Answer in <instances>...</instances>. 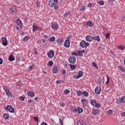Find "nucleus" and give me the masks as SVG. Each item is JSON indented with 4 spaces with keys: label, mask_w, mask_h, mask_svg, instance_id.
<instances>
[{
    "label": "nucleus",
    "mask_w": 125,
    "mask_h": 125,
    "mask_svg": "<svg viewBox=\"0 0 125 125\" xmlns=\"http://www.w3.org/2000/svg\"><path fill=\"white\" fill-rule=\"evenodd\" d=\"M78 55L82 57L83 55V53L82 50L78 51Z\"/></svg>",
    "instance_id": "obj_31"
},
{
    "label": "nucleus",
    "mask_w": 125,
    "mask_h": 125,
    "mask_svg": "<svg viewBox=\"0 0 125 125\" xmlns=\"http://www.w3.org/2000/svg\"><path fill=\"white\" fill-rule=\"evenodd\" d=\"M3 62V61L2 60V59L0 58V64L1 65Z\"/></svg>",
    "instance_id": "obj_53"
},
{
    "label": "nucleus",
    "mask_w": 125,
    "mask_h": 125,
    "mask_svg": "<svg viewBox=\"0 0 125 125\" xmlns=\"http://www.w3.org/2000/svg\"><path fill=\"white\" fill-rule=\"evenodd\" d=\"M82 52H83V53H85V54L87 53V51L85 50H82Z\"/></svg>",
    "instance_id": "obj_57"
},
{
    "label": "nucleus",
    "mask_w": 125,
    "mask_h": 125,
    "mask_svg": "<svg viewBox=\"0 0 125 125\" xmlns=\"http://www.w3.org/2000/svg\"><path fill=\"white\" fill-rule=\"evenodd\" d=\"M121 103H125V96H123L120 99Z\"/></svg>",
    "instance_id": "obj_28"
},
{
    "label": "nucleus",
    "mask_w": 125,
    "mask_h": 125,
    "mask_svg": "<svg viewBox=\"0 0 125 125\" xmlns=\"http://www.w3.org/2000/svg\"><path fill=\"white\" fill-rule=\"evenodd\" d=\"M28 103H32V100H29Z\"/></svg>",
    "instance_id": "obj_64"
},
{
    "label": "nucleus",
    "mask_w": 125,
    "mask_h": 125,
    "mask_svg": "<svg viewBox=\"0 0 125 125\" xmlns=\"http://www.w3.org/2000/svg\"><path fill=\"white\" fill-rule=\"evenodd\" d=\"M52 71L53 73H54V74H56V73H57V72H58V69H57V66H56V65L54 66L52 68Z\"/></svg>",
    "instance_id": "obj_15"
},
{
    "label": "nucleus",
    "mask_w": 125,
    "mask_h": 125,
    "mask_svg": "<svg viewBox=\"0 0 125 125\" xmlns=\"http://www.w3.org/2000/svg\"><path fill=\"white\" fill-rule=\"evenodd\" d=\"M20 100L21 101H24V100H25V98L24 97L21 96L20 97Z\"/></svg>",
    "instance_id": "obj_43"
},
{
    "label": "nucleus",
    "mask_w": 125,
    "mask_h": 125,
    "mask_svg": "<svg viewBox=\"0 0 125 125\" xmlns=\"http://www.w3.org/2000/svg\"><path fill=\"white\" fill-rule=\"evenodd\" d=\"M34 69V65H32L30 66V70H33Z\"/></svg>",
    "instance_id": "obj_55"
},
{
    "label": "nucleus",
    "mask_w": 125,
    "mask_h": 125,
    "mask_svg": "<svg viewBox=\"0 0 125 125\" xmlns=\"http://www.w3.org/2000/svg\"><path fill=\"white\" fill-rule=\"evenodd\" d=\"M95 92L96 94H100V92H101V87H97L95 89Z\"/></svg>",
    "instance_id": "obj_10"
},
{
    "label": "nucleus",
    "mask_w": 125,
    "mask_h": 125,
    "mask_svg": "<svg viewBox=\"0 0 125 125\" xmlns=\"http://www.w3.org/2000/svg\"><path fill=\"white\" fill-rule=\"evenodd\" d=\"M64 93H65V94H68V93H70V90L68 89H65L64 91Z\"/></svg>",
    "instance_id": "obj_39"
},
{
    "label": "nucleus",
    "mask_w": 125,
    "mask_h": 125,
    "mask_svg": "<svg viewBox=\"0 0 125 125\" xmlns=\"http://www.w3.org/2000/svg\"><path fill=\"white\" fill-rule=\"evenodd\" d=\"M43 37L44 38V39H47L48 38V36H47V35H44Z\"/></svg>",
    "instance_id": "obj_61"
},
{
    "label": "nucleus",
    "mask_w": 125,
    "mask_h": 125,
    "mask_svg": "<svg viewBox=\"0 0 125 125\" xmlns=\"http://www.w3.org/2000/svg\"><path fill=\"white\" fill-rule=\"evenodd\" d=\"M60 105L61 106V107H64V106H65V104H64L63 103H61Z\"/></svg>",
    "instance_id": "obj_52"
},
{
    "label": "nucleus",
    "mask_w": 125,
    "mask_h": 125,
    "mask_svg": "<svg viewBox=\"0 0 125 125\" xmlns=\"http://www.w3.org/2000/svg\"><path fill=\"white\" fill-rule=\"evenodd\" d=\"M83 75V72L82 71H79L78 72V75L76 77V79H80V78H82Z\"/></svg>",
    "instance_id": "obj_13"
},
{
    "label": "nucleus",
    "mask_w": 125,
    "mask_h": 125,
    "mask_svg": "<svg viewBox=\"0 0 125 125\" xmlns=\"http://www.w3.org/2000/svg\"><path fill=\"white\" fill-rule=\"evenodd\" d=\"M32 27H33V32L34 33H35L36 31H38V30L40 29V27L39 26H36V24H33Z\"/></svg>",
    "instance_id": "obj_14"
},
{
    "label": "nucleus",
    "mask_w": 125,
    "mask_h": 125,
    "mask_svg": "<svg viewBox=\"0 0 125 125\" xmlns=\"http://www.w3.org/2000/svg\"><path fill=\"white\" fill-rule=\"evenodd\" d=\"M49 42H54L55 41V37H51L49 40Z\"/></svg>",
    "instance_id": "obj_29"
},
{
    "label": "nucleus",
    "mask_w": 125,
    "mask_h": 125,
    "mask_svg": "<svg viewBox=\"0 0 125 125\" xmlns=\"http://www.w3.org/2000/svg\"><path fill=\"white\" fill-rule=\"evenodd\" d=\"M77 95H78V96H81V95H82V91L81 90L78 91L77 93Z\"/></svg>",
    "instance_id": "obj_38"
},
{
    "label": "nucleus",
    "mask_w": 125,
    "mask_h": 125,
    "mask_svg": "<svg viewBox=\"0 0 125 125\" xmlns=\"http://www.w3.org/2000/svg\"><path fill=\"white\" fill-rule=\"evenodd\" d=\"M86 25L87 26H88V27H93L92 21H87L86 22Z\"/></svg>",
    "instance_id": "obj_18"
},
{
    "label": "nucleus",
    "mask_w": 125,
    "mask_h": 125,
    "mask_svg": "<svg viewBox=\"0 0 125 125\" xmlns=\"http://www.w3.org/2000/svg\"><path fill=\"white\" fill-rule=\"evenodd\" d=\"M90 102L91 105L94 106L95 107H96V108H100V104L97 103V102H96V101H94V100H90Z\"/></svg>",
    "instance_id": "obj_2"
},
{
    "label": "nucleus",
    "mask_w": 125,
    "mask_h": 125,
    "mask_svg": "<svg viewBox=\"0 0 125 125\" xmlns=\"http://www.w3.org/2000/svg\"><path fill=\"white\" fill-rule=\"evenodd\" d=\"M118 68L121 72H125V68H124L122 66H118Z\"/></svg>",
    "instance_id": "obj_27"
},
{
    "label": "nucleus",
    "mask_w": 125,
    "mask_h": 125,
    "mask_svg": "<svg viewBox=\"0 0 125 125\" xmlns=\"http://www.w3.org/2000/svg\"><path fill=\"white\" fill-rule=\"evenodd\" d=\"M65 73H66V70H62L63 75H65Z\"/></svg>",
    "instance_id": "obj_60"
},
{
    "label": "nucleus",
    "mask_w": 125,
    "mask_h": 125,
    "mask_svg": "<svg viewBox=\"0 0 125 125\" xmlns=\"http://www.w3.org/2000/svg\"><path fill=\"white\" fill-rule=\"evenodd\" d=\"M106 78H107V81L106 82V84H109V83L110 82V78L109 77V76H108V75L106 76Z\"/></svg>",
    "instance_id": "obj_35"
},
{
    "label": "nucleus",
    "mask_w": 125,
    "mask_h": 125,
    "mask_svg": "<svg viewBox=\"0 0 125 125\" xmlns=\"http://www.w3.org/2000/svg\"><path fill=\"white\" fill-rule=\"evenodd\" d=\"M88 7H92V4L91 3L88 4Z\"/></svg>",
    "instance_id": "obj_59"
},
{
    "label": "nucleus",
    "mask_w": 125,
    "mask_h": 125,
    "mask_svg": "<svg viewBox=\"0 0 125 125\" xmlns=\"http://www.w3.org/2000/svg\"><path fill=\"white\" fill-rule=\"evenodd\" d=\"M77 125H86V124L84 122L80 120L77 122Z\"/></svg>",
    "instance_id": "obj_19"
},
{
    "label": "nucleus",
    "mask_w": 125,
    "mask_h": 125,
    "mask_svg": "<svg viewBox=\"0 0 125 125\" xmlns=\"http://www.w3.org/2000/svg\"><path fill=\"white\" fill-rule=\"evenodd\" d=\"M121 116H123V117H125V112H123L121 114Z\"/></svg>",
    "instance_id": "obj_58"
},
{
    "label": "nucleus",
    "mask_w": 125,
    "mask_h": 125,
    "mask_svg": "<svg viewBox=\"0 0 125 125\" xmlns=\"http://www.w3.org/2000/svg\"><path fill=\"white\" fill-rule=\"evenodd\" d=\"M85 9V6H83L82 8L80 9V11H83Z\"/></svg>",
    "instance_id": "obj_50"
},
{
    "label": "nucleus",
    "mask_w": 125,
    "mask_h": 125,
    "mask_svg": "<svg viewBox=\"0 0 125 125\" xmlns=\"http://www.w3.org/2000/svg\"><path fill=\"white\" fill-rule=\"evenodd\" d=\"M52 28L54 29V30H56V29L58 28V26L56 24H53L52 25Z\"/></svg>",
    "instance_id": "obj_26"
},
{
    "label": "nucleus",
    "mask_w": 125,
    "mask_h": 125,
    "mask_svg": "<svg viewBox=\"0 0 125 125\" xmlns=\"http://www.w3.org/2000/svg\"><path fill=\"white\" fill-rule=\"evenodd\" d=\"M59 121H60V123L61 125H63V121H62V119H60Z\"/></svg>",
    "instance_id": "obj_51"
},
{
    "label": "nucleus",
    "mask_w": 125,
    "mask_h": 125,
    "mask_svg": "<svg viewBox=\"0 0 125 125\" xmlns=\"http://www.w3.org/2000/svg\"><path fill=\"white\" fill-rule=\"evenodd\" d=\"M16 23L20 27H22V21L19 19H18L16 21Z\"/></svg>",
    "instance_id": "obj_22"
},
{
    "label": "nucleus",
    "mask_w": 125,
    "mask_h": 125,
    "mask_svg": "<svg viewBox=\"0 0 125 125\" xmlns=\"http://www.w3.org/2000/svg\"><path fill=\"white\" fill-rule=\"evenodd\" d=\"M92 113L93 115H97V114H99V109H92Z\"/></svg>",
    "instance_id": "obj_12"
},
{
    "label": "nucleus",
    "mask_w": 125,
    "mask_h": 125,
    "mask_svg": "<svg viewBox=\"0 0 125 125\" xmlns=\"http://www.w3.org/2000/svg\"><path fill=\"white\" fill-rule=\"evenodd\" d=\"M85 40L87 42H92L94 40L93 37H91L90 35H87L85 37Z\"/></svg>",
    "instance_id": "obj_8"
},
{
    "label": "nucleus",
    "mask_w": 125,
    "mask_h": 125,
    "mask_svg": "<svg viewBox=\"0 0 125 125\" xmlns=\"http://www.w3.org/2000/svg\"><path fill=\"white\" fill-rule=\"evenodd\" d=\"M69 15H70V12H66L64 14H63L64 17H66V18L68 17Z\"/></svg>",
    "instance_id": "obj_32"
},
{
    "label": "nucleus",
    "mask_w": 125,
    "mask_h": 125,
    "mask_svg": "<svg viewBox=\"0 0 125 125\" xmlns=\"http://www.w3.org/2000/svg\"><path fill=\"white\" fill-rule=\"evenodd\" d=\"M82 94L83 95H84L85 97H87L88 96V93L85 91L83 92Z\"/></svg>",
    "instance_id": "obj_30"
},
{
    "label": "nucleus",
    "mask_w": 125,
    "mask_h": 125,
    "mask_svg": "<svg viewBox=\"0 0 125 125\" xmlns=\"http://www.w3.org/2000/svg\"><path fill=\"white\" fill-rule=\"evenodd\" d=\"M81 102H82V103H85L86 102H87V100H86L85 99H82Z\"/></svg>",
    "instance_id": "obj_47"
},
{
    "label": "nucleus",
    "mask_w": 125,
    "mask_h": 125,
    "mask_svg": "<svg viewBox=\"0 0 125 125\" xmlns=\"http://www.w3.org/2000/svg\"><path fill=\"white\" fill-rule=\"evenodd\" d=\"M14 60H15V58L13 55H10L9 56V61L12 62L14 61Z\"/></svg>",
    "instance_id": "obj_23"
},
{
    "label": "nucleus",
    "mask_w": 125,
    "mask_h": 125,
    "mask_svg": "<svg viewBox=\"0 0 125 125\" xmlns=\"http://www.w3.org/2000/svg\"><path fill=\"white\" fill-rule=\"evenodd\" d=\"M105 38L106 39H110V33H107L105 35Z\"/></svg>",
    "instance_id": "obj_41"
},
{
    "label": "nucleus",
    "mask_w": 125,
    "mask_h": 125,
    "mask_svg": "<svg viewBox=\"0 0 125 125\" xmlns=\"http://www.w3.org/2000/svg\"><path fill=\"white\" fill-rule=\"evenodd\" d=\"M74 111L75 112H77V111L79 113H81L83 112V110L81 107H78L77 109H74Z\"/></svg>",
    "instance_id": "obj_21"
},
{
    "label": "nucleus",
    "mask_w": 125,
    "mask_h": 125,
    "mask_svg": "<svg viewBox=\"0 0 125 125\" xmlns=\"http://www.w3.org/2000/svg\"><path fill=\"white\" fill-rule=\"evenodd\" d=\"M107 114L108 115H112L113 114V111L111 109H109L107 111Z\"/></svg>",
    "instance_id": "obj_37"
},
{
    "label": "nucleus",
    "mask_w": 125,
    "mask_h": 125,
    "mask_svg": "<svg viewBox=\"0 0 125 125\" xmlns=\"http://www.w3.org/2000/svg\"><path fill=\"white\" fill-rule=\"evenodd\" d=\"M64 46L66 48L70 47V41L66 40L64 43Z\"/></svg>",
    "instance_id": "obj_11"
},
{
    "label": "nucleus",
    "mask_w": 125,
    "mask_h": 125,
    "mask_svg": "<svg viewBox=\"0 0 125 125\" xmlns=\"http://www.w3.org/2000/svg\"><path fill=\"white\" fill-rule=\"evenodd\" d=\"M27 95L28 96H30V97H34V96H35V93L31 91H28Z\"/></svg>",
    "instance_id": "obj_16"
},
{
    "label": "nucleus",
    "mask_w": 125,
    "mask_h": 125,
    "mask_svg": "<svg viewBox=\"0 0 125 125\" xmlns=\"http://www.w3.org/2000/svg\"><path fill=\"white\" fill-rule=\"evenodd\" d=\"M3 88L4 90H5V91H7L8 89V88L6 86H4L3 87Z\"/></svg>",
    "instance_id": "obj_48"
},
{
    "label": "nucleus",
    "mask_w": 125,
    "mask_h": 125,
    "mask_svg": "<svg viewBox=\"0 0 125 125\" xmlns=\"http://www.w3.org/2000/svg\"><path fill=\"white\" fill-rule=\"evenodd\" d=\"M94 41H97L98 42H100L101 40H100V37L99 36H97L93 37Z\"/></svg>",
    "instance_id": "obj_20"
},
{
    "label": "nucleus",
    "mask_w": 125,
    "mask_h": 125,
    "mask_svg": "<svg viewBox=\"0 0 125 125\" xmlns=\"http://www.w3.org/2000/svg\"><path fill=\"white\" fill-rule=\"evenodd\" d=\"M6 95H8V96H12V94L10 93V91L9 89H8L6 91H5Z\"/></svg>",
    "instance_id": "obj_25"
},
{
    "label": "nucleus",
    "mask_w": 125,
    "mask_h": 125,
    "mask_svg": "<svg viewBox=\"0 0 125 125\" xmlns=\"http://www.w3.org/2000/svg\"><path fill=\"white\" fill-rule=\"evenodd\" d=\"M88 45H89V43L86 42L84 40H83L82 42H80V46L83 48L88 46Z\"/></svg>",
    "instance_id": "obj_3"
},
{
    "label": "nucleus",
    "mask_w": 125,
    "mask_h": 125,
    "mask_svg": "<svg viewBox=\"0 0 125 125\" xmlns=\"http://www.w3.org/2000/svg\"><path fill=\"white\" fill-rule=\"evenodd\" d=\"M3 118L5 120H8L9 119V115L7 113H4L3 114Z\"/></svg>",
    "instance_id": "obj_24"
},
{
    "label": "nucleus",
    "mask_w": 125,
    "mask_h": 125,
    "mask_svg": "<svg viewBox=\"0 0 125 125\" xmlns=\"http://www.w3.org/2000/svg\"><path fill=\"white\" fill-rule=\"evenodd\" d=\"M5 110H7L10 113H14V108L12 107L11 106L8 105L6 107L4 108Z\"/></svg>",
    "instance_id": "obj_4"
},
{
    "label": "nucleus",
    "mask_w": 125,
    "mask_h": 125,
    "mask_svg": "<svg viewBox=\"0 0 125 125\" xmlns=\"http://www.w3.org/2000/svg\"><path fill=\"white\" fill-rule=\"evenodd\" d=\"M1 40L2 41L3 45H4V46H6L8 43L7 40L6 39V38L3 37L1 38Z\"/></svg>",
    "instance_id": "obj_7"
},
{
    "label": "nucleus",
    "mask_w": 125,
    "mask_h": 125,
    "mask_svg": "<svg viewBox=\"0 0 125 125\" xmlns=\"http://www.w3.org/2000/svg\"><path fill=\"white\" fill-rule=\"evenodd\" d=\"M119 49H120L121 50H124V49H125V47L124 46L121 45V46H119Z\"/></svg>",
    "instance_id": "obj_40"
},
{
    "label": "nucleus",
    "mask_w": 125,
    "mask_h": 125,
    "mask_svg": "<svg viewBox=\"0 0 125 125\" xmlns=\"http://www.w3.org/2000/svg\"><path fill=\"white\" fill-rule=\"evenodd\" d=\"M117 104H120V103H122V102H121V99H118L117 100Z\"/></svg>",
    "instance_id": "obj_49"
},
{
    "label": "nucleus",
    "mask_w": 125,
    "mask_h": 125,
    "mask_svg": "<svg viewBox=\"0 0 125 125\" xmlns=\"http://www.w3.org/2000/svg\"><path fill=\"white\" fill-rule=\"evenodd\" d=\"M41 125H48L45 122H42Z\"/></svg>",
    "instance_id": "obj_56"
},
{
    "label": "nucleus",
    "mask_w": 125,
    "mask_h": 125,
    "mask_svg": "<svg viewBox=\"0 0 125 125\" xmlns=\"http://www.w3.org/2000/svg\"><path fill=\"white\" fill-rule=\"evenodd\" d=\"M92 64H93V66H94V67L95 68H98V67H97V64H96V63L93 62L92 63Z\"/></svg>",
    "instance_id": "obj_44"
},
{
    "label": "nucleus",
    "mask_w": 125,
    "mask_h": 125,
    "mask_svg": "<svg viewBox=\"0 0 125 125\" xmlns=\"http://www.w3.org/2000/svg\"><path fill=\"white\" fill-rule=\"evenodd\" d=\"M68 61L71 64H75L76 63V58L74 56L70 57L68 59Z\"/></svg>",
    "instance_id": "obj_5"
},
{
    "label": "nucleus",
    "mask_w": 125,
    "mask_h": 125,
    "mask_svg": "<svg viewBox=\"0 0 125 125\" xmlns=\"http://www.w3.org/2000/svg\"><path fill=\"white\" fill-rule=\"evenodd\" d=\"M69 66H70V69H71V70H74V69H76V65H75L70 64Z\"/></svg>",
    "instance_id": "obj_33"
},
{
    "label": "nucleus",
    "mask_w": 125,
    "mask_h": 125,
    "mask_svg": "<svg viewBox=\"0 0 125 125\" xmlns=\"http://www.w3.org/2000/svg\"><path fill=\"white\" fill-rule=\"evenodd\" d=\"M49 5L50 7H54L55 10H58L59 7L57 6V3H56L53 0L49 1Z\"/></svg>",
    "instance_id": "obj_1"
},
{
    "label": "nucleus",
    "mask_w": 125,
    "mask_h": 125,
    "mask_svg": "<svg viewBox=\"0 0 125 125\" xmlns=\"http://www.w3.org/2000/svg\"><path fill=\"white\" fill-rule=\"evenodd\" d=\"M83 105L84 107H86V104H87V102L86 103H83Z\"/></svg>",
    "instance_id": "obj_54"
},
{
    "label": "nucleus",
    "mask_w": 125,
    "mask_h": 125,
    "mask_svg": "<svg viewBox=\"0 0 125 125\" xmlns=\"http://www.w3.org/2000/svg\"><path fill=\"white\" fill-rule=\"evenodd\" d=\"M10 12L12 14H15L17 12V9L15 7H11L10 9Z\"/></svg>",
    "instance_id": "obj_9"
},
{
    "label": "nucleus",
    "mask_w": 125,
    "mask_h": 125,
    "mask_svg": "<svg viewBox=\"0 0 125 125\" xmlns=\"http://www.w3.org/2000/svg\"><path fill=\"white\" fill-rule=\"evenodd\" d=\"M62 42H64V40L63 38H59L57 40V43L59 44L62 43Z\"/></svg>",
    "instance_id": "obj_17"
},
{
    "label": "nucleus",
    "mask_w": 125,
    "mask_h": 125,
    "mask_svg": "<svg viewBox=\"0 0 125 125\" xmlns=\"http://www.w3.org/2000/svg\"><path fill=\"white\" fill-rule=\"evenodd\" d=\"M53 0V1L54 2H55L56 3H57V2H58V0Z\"/></svg>",
    "instance_id": "obj_63"
},
{
    "label": "nucleus",
    "mask_w": 125,
    "mask_h": 125,
    "mask_svg": "<svg viewBox=\"0 0 125 125\" xmlns=\"http://www.w3.org/2000/svg\"><path fill=\"white\" fill-rule=\"evenodd\" d=\"M34 120L35 121V122H39V118L37 117H34Z\"/></svg>",
    "instance_id": "obj_46"
},
{
    "label": "nucleus",
    "mask_w": 125,
    "mask_h": 125,
    "mask_svg": "<svg viewBox=\"0 0 125 125\" xmlns=\"http://www.w3.org/2000/svg\"><path fill=\"white\" fill-rule=\"evenodd\" d=\"M34 53H35V54L37 55L38 53V51H37L36 50H35V51H34Z\"/></svg>",
    "instance_id": "obj_62"
},
{
    "label": "nucleus",
    "mask_w": 125,
    "mask_h": 125,
    "mask_svg": "<svg viewBox=\"0 0 125 125\" xmlns=\"http://www.w3.org/2000/svg\"><path fill=\"white\" fill-rule=\"evenodd\" d=\"M55 52L54 50H51L50 52L47 54V56L49 58H53L54 56Z\"/></svg>",
    "instance_id": "obj_6"
},
{
    "label": "nucleus",
    "mask_w": 125,
    "mask_h": 125,
    "mask_svg": "<svg viewBox=\"0 0 125 125\" xmlns=\"http://www.w3.org/2000/svg\"><path fill=\"white\" fill-rule=\"evenodd\" d=\"M30 39V37L29 36H26L23 39V42H27Z\"/></svg>",
    "instance_id": "obj_34"
},
{
    "label": "nucleus",
    "mask_w": 125,
    "mask_h": 125,
    "mask_svg": "<svg viewBox=\"0 0 125 125\" xmlns=\"http://www.w3.org/2000/svg\"><path fill=\"white\" fill-rule=\"evenodd\" d=\"M48 64L49 66H52V65H53V62H52V61H50L48 62Z\"/></svg>",
    "instance_id": "obj_42"
},
{
    "label": "nucleus",
    "mask_w": 125,
    "mask_h": 125,
    "mask_svg": "<svg viewBox=\"0 0 125 125\" xmlns=\"http://www.w3.org/2000/svg\"><path fill=\"white\" fill-rule=\"evenodd\" d=\"M99 4L100 5H104V1L103 0H100L99 1Z\"/></svg>",
    "instance_id": "obj_36"
},
{
    "label": "nucleus",
    "mask_w": 125,
    "mask_h": 125,
    "mask_svg": "<svg viewBox=\"0 0 125 125\" xmlns=\"http://www.w3.org/2000/svg\"><path fill=\"white\" fill-rule=\"evenodd\" d=\"M72 55H75V56H78L79 54L77 53V52H73L72 53Z\"/></svg>",
    "instance_id": "obj_45"
}]
</instances>
